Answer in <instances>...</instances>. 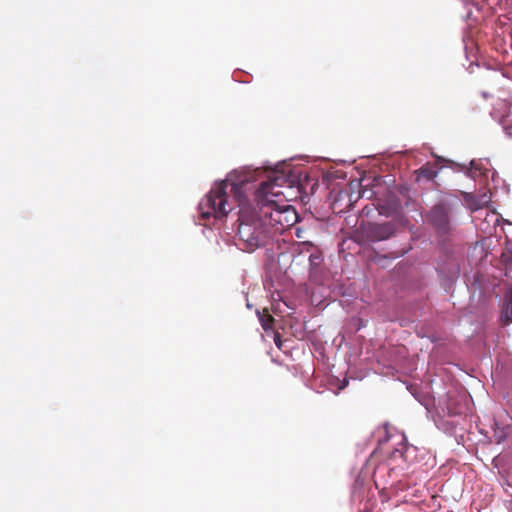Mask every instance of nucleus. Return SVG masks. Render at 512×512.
Instances as JSON below:
<instances>
[{"mask_svg":"<svg viewBox=\"0 0 512 512\" xmlns=\"http://www.w3.org/2000/svg\"><path fill=\"white\" fill-rule=\"evenodd\" d=\"M258 247L260 236L271 239L293 226L298 219L295 208L287 204L289 191H300V174L289 165L258 167Z\"/></svg>","mask_w":512,"mask_h":512,"instance_id":"f257e3e1","label":"nucleus"},{"mask_svg":"<svg viewBox=\"0 0 512 512\" xmlns=\"http://www.w3.org/2000/svg\"><path fill=\"white\" fill-rule=\"evenodd\" d=\"M450 213V207L444 203H440L435 205L427 216L428 221L440 235H446L452 230Z\"/></svg>","mask_w":512,"mask_h":512,"instance_id":"f03ea898","label":"nucleus"},{"mask_svg":"<svg viewBox=\"0 0 512 512\" xmlns=\"http://www.w3.org/2000/svg\"><path fill=\"white\" fill-rule=\"evenodd\" d=\"M258 321L261 323L262 328L266 332V334L269 336L271 334L276 346L281 349L282 347V341H281V335L279 332L275 331V319L268 314L266 311L263 313H260L258 311Z\"/></svg>","mask_w":512,"mask_h":512,"instance_id":"7ed1b4c3","label":"nucleus"},{"mask_svg":"<svg viewBox=\"0 0 512 512\" xmlns=\"http://www.w3.org/2000/svg\"><path fill=\"white\" fill-rule=\"evenodd\" d=\"M394 234V225L391 223L375 224L370 227L369 235L373 241H382Z\"/></svg>","mask_w":512,"mask_h":512,"instance_id":"20e7f679","label":"nucleus"},{"mask_svg":"<svg viewBox=\"0 0 512 512\" xmlns=\"http://www.w3.org/2000/svg\"><path fill=\"white\" fill-rule=\"evenodd\" d=\"M501 318L505 324L512 322V297L505 302L501 312Z\"/></svg>","mask_w":512,"mask_h":512,"instance_id":"39448f33","label":"nucleus"},{"mask_svg":"<svg viewBox=\"0 0 512 512\" xmlns=\"http://www.w3.org/2000/svg\"><path fill=\"white\" fill-rule=\"evenodd\" d=\"M323 256L321 252H314L309 256V264L311 268V273H313L322 263Z\"/></svg>","mask_w":512,"mask_h":512,"instance_id":"423d86ee","label":"nucleus"},{"mask_svg":"<svg viewBox=\"0 0 512 512\" xmlns=\"http://www.w3.org/2000/svg\"><path fill=\"white\" fill-rule=\"evenodd\" d=\"M418 172L419 177L425 178L427 180H432L436 176V171L429 167H421Z\"/></svg>","mask_w":512,"mask_h":512,"instance_id":"0eeeda50","label":"nucleus"},{"mask_svg":"<svg viewBox=\"0 0 512 512\" xmlns=\"http://www.w3.org/2000/svg\"><path fill=\"white\" fill-rule=\"evenodd\" d=\"M291 325V328L295 329V336L298 338L304 337V322H289Z\"/></svg>","mask_w":512,"mask_h":512,"instance_id":"6e6552de","label":"nucleus"},{"mask_svg":"<svg viewBox=\"0 0 512 512\" xmlns=\"http://www.w3.org/2000/svg\"><path fill=\"white\" fill-rule=\"evenodd\" d=\"M483 252H484L483 245L478 243V242H476L473 247L469 248L468 256L470 257L471 255H473L475 253H480L482 255Z\"/></svg>","mask_w":512,"mask_h":512,"instance_id":"1a4fd4ad","label":"nucleus"}]
</instances>
